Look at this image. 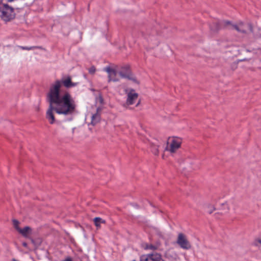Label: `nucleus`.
I'll return each mask as SVG.
<instances>
[{
    "label": "nucleus",
    "mask_w": 261,
    "mask_h": 261,
    "mask_svg": "<svg viewBox=\"0 0 261 261\" xmlns=\"http://www.w3.org/2000/svg\"><path fill=\"white\" fill-rule=\"evenodd\" d=\"M61 83L67 88L74 87L77 84L72 82L71 77L68 76L62 82L56 81L50 86L47 96L49 107L46 114V117L50 124L55 122L54 112L59 115L67 116L73 114L75 111L76 104L71 95L66 92H60Z\"/></svg>",
    "instance_id": "nucleus-1"
},
{
    "label": "nucleus",
    "mask_w": 261,
    "mask_h": 261,
    "mask_svg": "<svg viewBox=\"0 0 261 261\" xmlns=\"http://www.w3.org/2000/svg\"><path fill=\"white\" fill-rule=\"evenodd\" d=\"M0 16L5 21H9L15 17L14 9L8 4L0 6Z\"/></svg>",
    "instance_id": "nucleus-2"
},
{
    "label": "nucleus",
    "mask_w": 261,
    "mask_h": 261,
    "mask_svg": "<svg viewBox=\"0 0 261 261\" xmlns=\"http://www.w3.org/2000/svg\"><path fill=\"white\" fill-rule=\"evenodd\" d=\"M232 29H234L239 33L243 34H246L248 30L253 33L252 24L250 23H244L242 21H240L234 25H232Z\"/></svg>",
    "instance_id": "nucleus-3"
},
{
    "label": "nucleus",
    "mask_w": 261,
    "mask_h": 261,
    "mask_svg": "<svg viewBox=\"0 0 261 261\" xmlns=\"http://www.w3.org/2000/svg\"><path fill=\"white\" fill-rule=\"evenodd\" d=\"M180 145L181 141L179 140L173 138L168 142L165 150L169 151L171 153H174L180 148Z\"/></svg>",
    "instance_id": "nucleus-4"
},
{
    "label": "nucleus",
    "mask_w": 261,
    "mask_h": 261,
    "mask_svg": "<svg viewBox=\"0 0 261 261\" xmlns=\"http://www.w3.org/2000/svg\"><path fill=\"white\" fill-rule=\"evenodd\" d=\"M176 243L182 249L185 250L190 249L192 247L186 236L182 233L178 234Z\"/></svg>",
    "instance_id": "nucleus-5"
},
{
    "label": "nucleus",
    "mask_w": 261,
    "mask_h": 261,
    "mask_svg": "<svg viewBox=\"0 0 261 261\" xmlns=\"http://www.w3.org/2000/svg\"><path fill=\"white\" fill-rule=\"evenodd\" d=\"M103 70L108 73V82L111 81L118 82L119 79L116 77L117 71L111 68L110 66H107L103 68Z\"/></svg>",
    "instance_id": "nucleus-6"
},
{
    "label": "nucleus",
    "mask_w": 261,
    "mask_h": 261,
    "mask_svg": "<svg viewBox=\"0 0 261 261\" xmlns=\"http://www.w3.org/2000/svg\"><path fill=\"white\" fill-rule=\"evenodd\" d=\"M138 98V94L136 93L135 90L132 89L127 94L126 104L128 106L133 105Z\"/></svg>",
    "instance_id": "nucleus-7"
},
{
    "label": "nucleus",
    "mask_w": 261,
    "mask_h": 261,
    "mask_svg": "<svg viewBox=\"0 0 261 261\" xmlns=\"http://www.w3.org/2000/svg\"><path fill=\"white\" fill-rule=\"evenodd\" d=\"M222 28L221 21L215 20L210 25L211 33L215 34Z\"/></svg>",
    "instance_id": "nucleus-8"
},
{
    "label": "nucleus",
    "mask_w": 261,
    "mask_h": 261,
    "mask_svg": "<svg viewBox=\"0 0 261 261\" xmlns=\"http://www.w3.org/2000/svg\"><path fill=\"white\" fill-rule=\"evenodd\" d=\"M101 109L100 108H98L96 110V113L93 114L91 117V124L95 125L97 124L100 120V113Z\"/></svg>",
    "instance_id": "nucleus-9"
},
{
    "label": "nucleus",
    "mask_w": 261,
    "mask_h": 261,
    "mask_svg": "<svg viewBox=\"0 0 261 261\" xmlns=\"http://www.w3.org/2000/svg\"><path fill=\"white\" fill-rule=\"evenodd\" d=\"M119 74L122 78H126L130 80L132 79L135 81V79L130 78L129 75V67L127 66L122 67L121 70L119 72Z\"/></svg>",
    "instance_id": "nucleus-10"
},
{
    "label": "nucleus",
    "mask_w": 261,
    "mask_h": 261,
    "mask_svg": "<svg viewBox=\"0 0 261 261\" xmlns=\"http://www.w3.org/2000/svg\"><path fill=\"white\" fill-rule=\"evenodd\" d=\"M18 232L25 238H28L32 233V228L29 226H25L23 228H19Z\"/></svg>",
    "instance_id": "nucleus-11"
},
{
    "label": "nucleus",
    "mask_w": 261,
    "mask_h": 261,
    "mask_svg": "<svg viewBox=\"0 0 261 261\" xmlns=\"http://www.w3.org/2000/svg\"><path fill=\"white\" fill-rule=\"evenodd\" d=\"M93 221L97 228H99L100 227L101 224L106 223V221L100 217H96L94 218Z\"/></svg>",
    "instance_id": "nucleus-12"
},
{
    "label": "nucleus",
    "mask_w": 261,
    "mask_h": 261,
    "mask_svg": "<svg viewBox=\"0 0 261 261\" xmlns=\"http://www.w3.org/2000/svg\"><path fill=\"white\" fill-rule=\"evenodd\" d=\"M150 254V260L151 261H164L161 255L160 254Z\"/></svg>",
    "instance_id": "nucleus-13"
},
{
    "label": "nucleus",
    "mask_w": 261,
    "mask_h": 261,
    "mask_svg": "<svg viewBox=\"0 0 261 261\" xmlns=\"http://www.w3.org/2000/svg\"><path fill=\"white\" fill-rule=\"evenodd\" d=\"M205 211L209 214H212L213 211L215 210V208L213 205L208 204L205 207Z\"/></svg>",
    "instance_id": "nucleus-14"
},
{
    "label": "nucleus",
    "mask_w": 261,
    "mask_h": 261,
    "mask_svg": "<svg viewBox=\"0 0 261 261\" xmlns=\"http://www.w3.org/2000/svg\"><path fill=\"white\" fill-rule=\"evenodd\" d=\"M150 260V254L142 255L140 257V261H149Z\"/></svg>",
    "instance_id": "nucleus-15"
},
{
    "label": "nucleus",
    "mask_w": 261,
    "mask_h": 261,
    "mask_svg": "<svg viewBox=\"0 0 261 261\" xmlns=\"http://www.w3.org/2000/svg\"><path fill=\"white\" fill-rule=\"evenodd\" d=\"M159 145H152L151 146V151L154 155H158L159 154Z\"/></svg>",
    "instance_id": "nucleus-16"
},
{
    "label": "nucleus",
    "mask_w": 261,
    "mask_h": 261,
    "mask_svg": "<svg viewBox=\"0 0 261 261\" xmlns=\"http://www.w3.org/2000/svg\"><path fill=\"white\" fill-rule=\"evenodd\" d=\"M221 22L222 27H227L228 25H230L231 29H232V25H233V24L231 23V22L230 21L223 20V21H221Z\"/></svg>",
    "instance_id": "nucleus-17"
},
{
    "label": "nucleus",
    "mask_w": 261,
    "mask_h": 261,
    "mask_svg": "<svg viewBox=\"0 0 261 261\" xmlns=\"http://www.w3.org/2000/svg\"><path fill=\"white\" fill-rule=\"evenodd\" d=\"M224 207V212H221L220 214H226L228 212V211H229V207L227 205V204H223L222 205ZM220 213H216L215 215H217V214H219Z\"/></svg>",
    "instance_id": "nucleus-18"
},
{
    "label": "nucleus",
    "mask_w": 261,
    "mask_h": 261,
    "mask_svg": "<svg viewBox=\"0 0 261 261\" xmlns=\"http://www.w3.org/2000/svg\"><path fill=\"white\" fill-rule=\"evenodd\" d=\"M145 249L155 250L158 249V247L152 244H147L145 247Z\"/></svg>",
    "instance_id": "nucleus-19"
},
{
    "label": "nucleus",
    "mask_w": 261,
    "mask_h": 261,
    "mask_svg": "<svg viewBox=\"0 0 261 261\" xmlns=\"http://www.w3.org/2000/svg\"><path fill=\"white\" fill-rule=\"evenodd\" d=\"M13 225H14V227L15 228V229L18 231L19 228H20L19 227V221H17V220L14 219V220H13Z\"/></svg>",
    "instance_id": "nucleus-20"
},
{
    "label": "nucleus",
    "mask_w": 261,
    "mask_h": 261,
    "mask_svg": "<svg viewBox=\"0 0 261 261\" xmlns=\"http://www.w3.org/2000/svg\"><path fill=\"white\" fill-rule=\"evenodd\" d=\"M20 47H21L22 49H23V50H32V49H35V48H40V47H38V46H30V47H28V46H21Z\"/></svg>",
    "instance_id": "nucleus-21"
},
{
    "label": "nucleus",
    "mask_w": 261,
    "mask_h": 261,
    "mask_svg": "<svg viewBox=\"0 0 261 261\" xmlns=\"http://www.w3.org/2000/svg\"><path fill=\"white\" fill-rule=\"evenodd\" d=\"M254 35L257 38H261V28L258 29V32L254 33Z\"/></svg>",
    "instance_id": "nucleus-22"
},
{
    "label": "nucleus",
    "mask_w": 261,
    "mask_h": 261,
    "mask_svg": "<svg viewBox=\"0 0 261 261\" xmlns=\"http://www.w3.org/2000/svg\"><path fill=\"white\" fill-rule=\"evenodd\" d=\"M96 69L94 66H92L89 69V72L90 74H94L95 72Z\"/></svg>",
    "instance_id": "nucleus-23"
},
{
    "label": "nucleus",
    "mask_w": 261,
    "mask_h": 261,
    "mask_svg": "<svg viewBox=\"0 0 261 261\" xmlns=\"http://www.w3.org/2000/svg\"><path fill=\"white\" fill-rule=\"evenodd\" d=\"M156 233L158 234V235L161 237V238H163V234L162 233V231H160V230H157L156 231Z\"/></svg>",
    "instance_id": "nucleus-24"
},
{
    "label": "nucleus",
    "mask_w": 261,
    "mask_h": 261,
    "mask_svg": "<svg viewBox=\"0 0 261 261\" xmlns=\"http://www.w3.org/2000/svg\"><path fill=\"white\" fill-rule=\"evenodd\" d=\"M22 246L24 247H27L28 244L26 242H23L22 243Z\"/></svg>",
    "instance_id": "nucleus-25"
},
{
    "label": "nucleus",
    "mask_w": 261,
    "mask_h": 261,
    "mask_svg": "<svg viewBox=\"0 0 261 261\" xmlns=\"http://www.w3.org/2000/svg\"><path fill=\"white\" fill-rule=\"evenodd\" d=\"M63 261H72V260L71 259V258H67L65 260H63Z\"/></svg>",
    "instance_id": "nucleus-26"
},
{
    "label": "nucleus",
    "mask_w": 261,
    "mask_h": 261,
    "mask_svg": "<svg viewBox=\"0 0 261 261\" xmlns=\"http://www.w3.org/2000/svg\"><path fill=\"white\" fill-rule=\"evenodd\" d=\"M140 103V100H139L138 102H137V103L136 104V106L137 107L138 106Z\"/></svg>",
    "instance_id": "nucleus-27"
},
{
    "label": "nucleus",
    "mask_w": 261,
    "mask_h": 261,
    "mask_svg": "<svg viewBox=\"0 0 261 261\" xmlns=\"http://www.w3.org/2000/svg\"><path fill=\"white\" fill-rule=\"evenodd\" d=\"M14 0H8V2H13L14 1Z\"/></svg>",
    "instance_id": "nucleus-28"
},
{
    "label": "nucleus",
    "mask_w": 261,
    "mask_h": 261,
    "mask_svg": "<svg viewBox=\"0 0 261 261\" xmlns=\"http://www.w3.org/2000/svg\"><path fill=\"white\" fill-rule=\"evenodd\" d=\"M100 101H101V102H102V99L101 98H100Z\"/></svg>",
    "instance_id": "nucleus-29"
},
{
    "label": "nucleus",
    "mask_w": 261,
    "mask_h": 261,
    "mask_svg": "<svg viewBox=\"0 0 261 261\" xmlns=\"http://www.w3.org/2000/svg\"><path fill=\"white\" fill-rule=\"evenodd\" d=\"M133 261H136V260H133Z\"/></svg>",
    "instance_id": "nucleus-30"
}]
</instances>
